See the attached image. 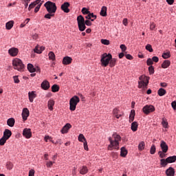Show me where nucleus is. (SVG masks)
<instances>
[{"label": "nucleus", "mask_w": 176, "mask_h": 176, "mask_svg": "<svg viewBox=\"0 0 176 176\" xmlns=\"http://www.w3.org/2000/svg\"><path fill=\"white\" fill-rule=\"evenodd\" d=\"M109 141L110 142V145L108 146L109 151H112V148L114 149H119V142L122 141V137L119 135L118 133L113 134V139L112 138H109Z\"/></svg>", "instance_id": "nucleus-1"}, {"label": "nucleus", "mask_w": 176, "mask_h": 176, "mask_svg": "<svg viewBox=\"0 0 176 176\" xmlns=\"http://www.w3.org/2000/svg\"><path fill=\"white\" fill-rule=\"evenodd\" d=\"M111 60H112V55L111 54L104 53L102 54L100 59L102 67H108Z\"/></svg>", "instance_id": "nucleus-2"}, {"label": "nucleus", "mask_w": 176, "mask_h": 176, "mask_svg": "<svg viewBox=\"0 0 176 176\" xmlns=\"http://www.w3.org/2000/svg\"><path fill=\"white\" fill-rule=\"evenodd\" d=\"M44 6L47 9L48 13L55 14L57 10V6H56V3H53L52 1H47L44 4Z\"/></svg>", "instance_id": "nucleus-3"}, {"label": "nucleus", "mask_w": 176, "mask_h": 176, "mask_svg": "<svg viewBox=\"0 0 176 176\" xmlns=\"http://www.w3.org/2000/svg\"><path fill=\"white\" fill-rule=\"evenodd\" d=\"M12 65L14 69H17V71H23L24 69V64L23 61L19 58H15L12 60Z\"/></svg>", "instance_id": "nucleus-4"}, {"label": "nucleus", "mask_w": 176, "mask_h": 176, "mask_svg": "<svg viewBox=\"0 0 176 176\" xmlns=\"http://www.w3.org/2000/svg\"><path fill=\"white\" fill-rule=\"evenodd\" d=\"M80 99L77 96H73L69 100V109L70 111H75L76 105L80 102Z\"/></svg>", "instance_id": "nucleus-5"}, {"label": "nucleus", "mask_w": 176, "mask_h": 176, "mask_svg": "<svg viewBox=\"0 0 176 176\" xmlns=\"http://www.w3.org/2000/svg\"><path fill=\"white\" fill-rule=\"evenodd\" d=\"M139 81V89L146 87L148 86V84L149 83V77H146L145 76H142L140 77Z\"/></svg>", "instance_id": "nucleus-6"}, {"label": "nucleus", "mask_w": 176, "mask_h": 176, "mask_svg": "<svg viewBox=\"0 0 176 176\" xmlns=\"http://www.w3.org/2000/svg\"><path fill=\"white\" fill-rule=\"evenodd\" d=\"M142 111L145 115H149L151 112H155V107L152 104L146 105L143 107Z\"/></svg>", "instance_id": "nucleus-7"}, {"label": "nucleus", "mask_w": 176, "mask_h": 176, "mask_svg": "<svg viewBox=\"0 0 176 176\" xmlns=\"http://www.w3.org/2000/svg\"><path fill=\"white\" fill-rule=\"evenodd\" d=\"M23 135L25 138H31L32 137V132H31V129H24L23 131Z\"/></svg>", "instance_id": "nucleus-8"}, {"label": "nucleus", "mask_w": 176, "mask_h": 176, "mask_svg": "<svg viewBox=\"0 0 176 176\" xmlns=\"http://www.w3.org/2000/svg\"><path fill=\"white\" fill-rule=\"evenodd\" d=\"M8 54L10 56H12V57H16V56L19 54V49L16 47H12L8 50Z\"/></svg>", "instance_id": "nucleus-9"}, {"label": "nucleus", "mask_w": 176, "mask_h": 176, "mask_svg": "<svg viewBox=\"0 0 176 176\" xmlns=\"http://www.w3.org/2000/svg\"><path fill=\"white\" fill-rule=\"evenodd\" d=\"M69 3L65 2L63 4H62L60 9L63 10L65 13H69Z\"/></svg>", "instance_id": "nucleus-10"}, {"label": "nucleus", "mask_w": 176, "mask_h": 176, "mask_svg": "<svg viewBox=\"0 0 176 176\" xmlns=\"http://www.w3.org/2000/svg\"><path fill=\"white\" fill-rule=\"evenodd\" d=\"M30 116V110L28 108H24L22 111V118L23 120H27Z\"/></svg>", "instance_id": "nucleus-11"}, {"label": "nucleus", "mask_w": 176, "mask_h": 176, "mask_svg": "<svg viewBox=\"0 0 176 176\" xmlns=\"http://www.w3.org/2000/svg\"><path fill=\"white\" fill-rule=\"evenodd\" d=\"M71 127H72V125H71V124H66L61 129L60 133H62V134H67V133H68V131L69 130V129H71Z\"/></svg>", "instance_id": "nucleus-12"}, {"label": "nucleus", "mask_w": 176, "mask_h": 176, "mask_svg": "<svg viewBox=\"0 0 176 176\" xmlns=\"http://www.w3.org/2000/svg\"><path fill=\"white\" fill-rule=\"evenodd\" d=\"M160 147L162 150V152H164V153H167V151H168V146L167 145L166 142L162 141L161 144H160Z\"/></svg>", "instance_id": "nucleus-13"}, {"label": "nucleus", "mask_w": 176, "mask_h": 176, "mask_svg": "<svg viewBox=\"0 0 176 176\" xmlns=\"http://www.w3.org/2000/svg\"><path fill=\"white\" fill-rule=\"evenodd\" d=\"M41 88L43 90H49L50 89V83L47 80H44L41 83Z\"/></svg>", "instance_id": "nucleus-14"}, {"label": "nucleus", "mask_w": 176, "mask_h": 176, "mask_svg": "<svg viewBox=\"0 0 176 176\" xmlns=\"http://www.w3.org/2000/svg\"><path fill=\"white\" fill-rule=\"evenodd\" d=\"M166 176H174L175 175V170H174V168L173 167H169L166 170Z\"/></svg>", "instance_id": "nucleus-15"}, {"label": "nucleus", "mask_w": 176, "mask_h": 176, "mask_svg": "<svg viewBox=\"0 0 176 176\" xmlns=\"http://www.w3.org/2000/svg\"><path fill=\"white\" fill-rule=\"evenodd\" d=\"M72 63V58L69 56H65L63 59V64L64 65H69Z\"/></svg>", "instance_id": "nucleus-16"}, {"label": "nucleus", "mask_w": 176, "mask_h": 176, "mask_svg": "<svg viewBox=\"0 0 176 176\" xmlns=\"http://www.w3.org/2000/svg\"><path fill=\"white\" fill-rule=\"evenodd\" d=\"M3 137L6 138V140H9L10 137H12V131L9 129H5Z\"/></svg>", "instance_id": "nucleus-17"}, {"label": "nucleus", "mask_w": 176, "mask_h": 176, "mask_svg": "<svg viewBox=\"0 0 176 176\" xmlns=\"http://www.w3.org/2000/svg\"><path fill=\"white\" fill-rule=\"evenodd\" d=\"M28 97L30 102H34V98H36V94H35V91H30L28 93Z\"/></svg>", "instance_id": "nucleus-18"}, {"label": "nucleus", "mask_w": 176, "mask_h": 176, "mask_svg": "<svg viewBox=\"0 0 176 176\" xmlns=\"http://www.w3.org/2000/svg\"><path fill=\"white\" fill-rule=\"evenodd\" d=\"M43 50H45V47L43 46L39 47L38 45H37L34 49V53H37L38 54H41V53H42Z\"/></svg>", "instance_id": "nucleus-19"}, {"label": "nucleus", "mask_w": 176, "mask_h": 176, "mask_svg": "<svg viewBox=\"0 0 176 176\" xmlns=\"http://www.w3.org/2000/svg\"><path fill=\"white\" fill-rule=\"evenodd\" d=\"M87 173H89V168H87L86 166H82L80 168V174L82 175H85V174H87Z\"/></svg>", "instance_id": "nucleus-20"}, {"label": "nucleus", "mask_w": 176, "mask_h": 176, "mask_svg": "<svg viewBox=\"0 0 176 176\" xmlns=\"http://www.w3.org/2000/svg\"><path fill=\"white\" fill-rule=\"evenodd\" d=\"M100 16L102 17H107V7L106 6H102L101 8V11L100 12Z\"/></svg>", "instance_id": "nucleus-21"}, {"label": "nucleus", "mask_w": 176, "mask_h": 176, "mask_svg": "<svg viewBox=\"0 0 176 176\" xmlns=\"http://www.w3.org/2000/svg\"><path fill=\"white\" fill-rule=\"evenodd\" d=\"M171 62L168 60H166L163 62V63L162 64V68L166 69V68H168L169 65H170Z\"/></svg>", "instance_id": "nucleus-22"}, {"label": "nucleus", "mask_w": 176, "mask_h": 176, "mask_svg": "<svg viewBox=\"0 0 176 176\" xmlns=\"http://www.w3.org/2000/svg\"><path fill=\"white\" fill-rule=\"evenodd\" d=\"M131 129L132 131H137L138 130V123L137 122H132Z\"/></svg>", "instance_id": "nucleus-23"}, {"label": "nucleus", "mask_w": 176, "mask_h": 176, "mask_svg": "<svg viewBox=\"0 0 176 176\" xmlns=\"http://www.w3.org/2000/svg\"><path fill=\"white\" fill-rule=\"evenodd\" d=\"M135 117V111L131 110V113L129 115V122L131 123V122L134 121V118Z\"/></svg>", "instance_id": "nucleus-24"}, {"label": "nucleus", "mask_w": 176, "mask_h": 176, "mask_svg": "<svg viewBox=\"0 0 176 176\" xmlns=\"http://www.w3.org/2000/svg\"><path fill=\"white\" fill-rule=\"evenodd\" d=\"M47 107L50 111H53V107H54V101L53 100H50L47 103Z\"/></svg>", "instance_id": "nucleus-25"}, {"label": "nucleus", "mask_w": 176, "mask_h": 176, "mask_svg": "<svg viewBox=\"0 0 176 176\" xmlns=\"http://www.w3.org/2000/svg\"><path fill=\"white\" fill-rule=\"evenodd\" d=\"M14 123H15L14 118H9L7 120V124L8 126H10V127H13V126H14Z\"/></svg>", "instance_id": "nucleus-26"}, {"label": "nucleus", "mask_w": 176, "mask_h": 176, "mask_svg": "<svg viewBox=\"0 0 176 176\" xmlns=\"http://www.w3.org/2000/svg\"><path fill=\"white\" fill-rule=\"evenodd\" d=\"M77 22H78V24H84L85 21V18L83 17V16L79 15L77 17Z\"/></svg>", "instance_id": "nucleus-27"}, {"label": "nucleus", "mask_w": 176, "mask_h": 176, "mask_svg": "<svg viewBox=\"0 0 176 176\" xmlns=\"http://www.w3.org/2000/svg\"><path fill=\"white\" fill-rule=\"evenodd\" d=\"M120 156H122V157H126V156H127V150L126 148H121Z\"/></svg>", "instance_id": "nucleus-28"}, {"label": "nucleus", "mask_w": 176, "mask_h": 176, "mask_svg": "<svg viewBox=\"0 0 176 176\" xmlns=\"http://www.w3.org/2000/svg\"><path fill=\"white\" fill-rule=\"evenodd\" d=\"M168 163H175L176 162V155L170 156L166 158Z\"/></svg>", "instance_id": "nucleus-29"}, {"label": "nucleus", "mask_w": 176, "mask_h": 176, "mask_svg": "<svg viewBox=\"0 0 176 176\" xmlns=\"http://www.w3.org/2000/svg\"><path fill=\"white\" fill-rule=\"evenodd\" d=\"M28 69L29 72H30L32 74V72H35L36 71V69H35V67H34V65L29 63L28 64Z\"/></svg>", "instance_id": "nucleus-30"}, {"label": "nucleus", "mask_w": 176, "mask_h": 176, "mask_svg": "<svg viewBox=\"0 0 176 176\" xmlns=\"http://www.w3.org/2000/svg\"><path fill=\"white\" fill-rule=\"evenodd\" d=\"M13 24H14V22L13 21H8L6 24L7 30H12V28H13Z\"/></svg>", "instance_id": "nucleus-31"}, {"label": "nucleus", "mask_w": 176, "mask_h": 176, "mask_svg": "<svg viewBox=\"0 0 176 176\" xmlns=\"http://www.w3.org/2000/svg\"><path fill=\"white\" fill-rule=\"evenodd\" d=\"M166 93H167V91H166V89L163 88H160L157 91L158 96H160V97H163V96H165Z\"/></svg>", "instance_id": "nucleus-32"}, {"label": "nucleus", "mask_w": 176, "mask_h": 176, "mask_svg": "<svg viewBox=\"0 0 176 176\" xmlns=\"http://www.w3.org/2000/svg\"><path fill=\"white\" fill-rule=\"evenodd\" d=\"M167 164H168V161L167 160V158L160 160V165L162 166V167H166Z\"/></svg>", "instance_id": "nucleus-33"}, {"label": "nucleus", "mask_w": 176, "mask_h": 176, "mask_svg": "<svg viewBox=\"0 0 176 176\" xmlns=\"http://www.w3.org/2000/svg\"><path fill=\"white\" fill-rule=\"evenodd\" d=\"M113 113L115 117H116L117 119H119L120 116H122V114H119V110L118 109H114L113 110Z\"/></svg>", "instance_id": "nucleus-34"}, {"label": "nucleus", "mask_w": 176, "mask_h": 176, "mask_svg": "<svg viewBox=\"0 0 176 176\" xmlns=\"http://www.w3.org/2000/svg\"><path fill=\"white\" fill-rule=\"evenodd\" d=\"M109 64L111 68L115 67V65H116V58H112V56H111V59L110 60V62Z\"/></svg>", "instance_id": "nucleus-35"}, {"label": "nucleus", "mask_w": 176, "mask_h": 176, "mask_svg": "<svg viewBox=\"0 0 176 176\" xmlns=\"http://www.w3.org/2000/svg\"><path fill=\"white\" fill-rule=\"evenodd\" d=\"M139 151H144L145 149V142H140L138 145Z\"/></svg>", "instance_id": "nucleus-36"}, {"label": "nucleus", "mask_w": 176, "mask_h": 176, "mask_svg": "<svg viewBox=\"0 0 176 176\" xmlns=\"http://www.w3.org/2000/svg\"><path fill=\"white\" fill-rule=\"evenodd\" d=\"M58 90H60V87H58V85H52V91L53 93H57V91H58Z\"/></svg>", "instance_id": "nucleus-37"}, {"label": "nucleus", "mask_w": 176, "mask_h": 176, "mask_svg": "<svg viewBox=\"0 0 176 176\" xmlns=\"http://www.w3.org/2000/svg\"><path fill=\"white\" fill-rule=\"evenodd\" d=\"M78 29L80 31L83 32V31H85V30H86L85 23H80V24H78Z\"/></svg>", "instance_id": "nucleus-38"}, {"label": "nucleus", "mask_w": 176, "mask_h": 176, "mask_svg": "<svg viewBox=\"0 0 176 176\" xmlns=\"http://www.w3.org/2000/svg\"><path fill=\"white\" fill-rule=\"evenodd\" d=\"M150 153L151 155H155L156 153V146L155 144H153L150 148Z\"/></svg>", "instance_id": "nucleus-39"}, {"label": "nucleus", "mask_w": 176, "mask_h": 176, "mask_svg": "<svg viewBox=\"0 0 176 176\" xmlns=\"http://www.w3.org/2000/svg\"><path fill=\"white\" fill-rule=\"evenodd\" d=\"M48 56H49V58L50 60H52V61H54V60H56V55L54 54V52H50Z\"/></svg>", "instance_id": "nucleus-40"}, {"label": "nucleus", "mask_w": 176, "mask_h": 176, "mask_svg": "<svg viewBox=\"0 0 176 176\" xmlns=\"http://www.w3.org/2000/svg\"><path fill=\"white\" fill-rule=\"evenodd\" d=\"M78 141H80V142H86V138H85V135H83V134L80 133L78 135Z\"/></svg>", "instance_id": "nucleus-41"}, {"label": "nucleus", "mask_w": 176, "mask_h": 176, "mask_svg": "<svg viewBox=\"0 0 176 176\" xmlns=\"http://www.w3.org/2000/svg\"><path fill=\"white\" fill-rule=\"evenodd\" d=\"M45 19H52V17H54V14L53 12H48V14L44 16Z\"/></svg>", "instance_id": "nucleus-42"}, {"label": "nucleus", "mask_w": 176, "mask_h": 176, "mask_svg": "<svg viewBox=\"0 0 176 176\" xmlns=\"http://www.w3.org/2000/svg\"><path fill=\"white\" fill-rule=\"evenodd\" d=\"M162 126L165 129H168V122L164 118L162 119Z\"/></svg>", "instance_id": "nucleus-43"}, {"label": "nucleus", "mask_w": 176, "mask_h": 176, "mask_svg": "<svg viewBox=\"0 0 176 176\" xmlns=\"http://www.w3.org/2000/svg\"><path fill=\"white\" fill-rule=\"evenodd\" d=\"M6 141H8V139L4 138L3 136L0 139V145L3 146L5 145L6 143Z\"/></svg>", "instance_id": "nucleus-44"}, {"label": "nucleus", "mask_w": 176, "mask_h": 176, "mask_svg": "<svg viewBox=\"0 0 176 176\" xmlns=\"http://www.w3.org/2000/svg\"><path fill=\"white\" fill-rule=\"evenodd\" d=\"M146 50L150 52V53H152V52H153V49L152 48V45H151V44H147L146 45Z\"/></svg>", "instance_id": "nucleus-45"}, {"label": "nucleus", "mask_w": 176, "mask_h": 176, "mask_svg": "<svg viewBox=\"0 0 176 176\" xmlns=\"http://www.w3.org/2000/svg\"><path fill=\"white\" fill-rule=\"evenodd\" d=\"M158 155L161 159H164V157H166V153L163 151H159Z\"/></svg>", "instance_id": "nucleus-46"}, {"label": "nucleus", "mask_w": 176, "mask_h": 176, "mask_svg": "<svg viewBox=\"0 0 176 176\" xmlns=\"http://www.w3.org/2000/svg\"><path fill=\"white\" fill-rule=\"evenodd\" d=\"M82 14H90V11H89V10H87V8H83L82 9Z\"/></svg>", "instance_id": "nucleus-47"}, {"label": "nucleus", "mask_w": 176, "mask_h": 176, "mask_svg": "<svg viewBox=\"0 0 176 176\" xmlns=\"http://www.w3.org/2000/svg\"><path fill=\"white\" fill-rule=\"evenodd\" d=\"M162 57L165 59H167V58H170V57H171V55L170 54V53L168 52H166V53H164L162 54Z\"/></svg>", "instance_id": "nucleus-48"}, {"label": "nucleus", "mask_w": 176, "mask_h": 176, "mask_svg": "<svg viewBox=\"0 0 176 176\" xmlns=\"http://www.w3.org/2000/svg\"><path fill=\"white\" fill-rule=\"evenodd\" d=\"M53 164H54V162H52V161L47 162L46 163V166L47 167H48V168H51V167H53Z\"/></svg>", "instance_id": "nucleus-49"}, {"label": "nucleus", "mask_w": 176, "mask_h": 176, "mask_svg": "<svg viewBox=\"0 0 176 176\" xmlns=\"http://www.w3.org/2000/svg\"><path fill=\"white\" fill-rule=\"evenodd\" d=\"M148 72H149L150 75L155 74V69L153 68V66H150L148 67Z\"/></svg>", "instance_id": "nucleus-50"}, {"label": "nucleus", "mask_w": 176, "mask_h": 176, "mask_svg": "<svg viewBox=\"0 0 176 176\" xmlns=\"http://www.w3.org/2000/svg\"><path fill=\"white\" fill-rule=\"evenodd\" d=\"M6 166L8 170H12L13 168V164L12 162H8Z\"/></svg>", "instance_id": "nucleus-51"}, {"label": "nucleus", "mask_w": 176, "mask_h": 176, "mask_svg": "<svg viewBox=\"0 0 176 176\" xmlns=\"http://www.w3.org/2000/svg\"><path fill=\"white\" fill-rule=\"evenodd\" d=\"M146 64L148 66H152L153 65V60L151 58L147 59Z\"/></svg>", "instance_id": "nucleus-52"}, {"label": "nucleus", "mask_w": 176, "mask_h": 176, "mask_svg": "<svg viewBox=\"0 0 176 176\" xmlns=\"http://www.w3.org/2000/svg\"><path fill=\"white\" fill-rule=\"evenodd\" d=\"M41 6H42V3L37 5V6L35 8V9H34V12L35 13H38V12H39V9H41Z\"/></svg>", "instance_id": "nucleus-53"}, {"label": "nucleus", "mask_w": 176, "mask_h": 176, "mask_svg": "<svg viewBox=\"0 0 176 176\" xmlns=\"http://www.w3.org/2000/svg\"><path fill=\"white\" fill-rule=\"evenodd\" d=\"M101 43H102V45H109V40L102 39Z\"/></svg>", "instance_id": "nucleus-54"}, {"label": "nucleus", "mask_w": 176, "mask_h": 176, "mask_svg": "<svg viewBox=\"0 0 176 176\" xmlns=\"http://www.w3.org/2000/svg\"><path fill=\"white\" fill-rule=\"evenodd\" d=\"M122 52H126V50H127V47H126L125 45L124 44H122L120 46Z\"/></svg>", "instance_id": "nucleus-55"}, {"label": "nucleus", "mask_w": 176, "mask_h": 176, "mask_svg": "<svg viewBox=\"0 0 176 176\" xmlns=\"http://www.w3.org/2000/svg\"><path fill=\"white\" fill-rule=\"evenodd\" d=\"M35 6H36L35 5V3L34 2L30 3L28 7V10H31V9H34V8H35Z\"/></svg>", "instance_id": "nucleus-56"}, {"label": "nucleus", "mask_w": 176, "mask_h": 176, "mask_svg": "<svg viewBox=\"0 0 176 176\" xmlns=\"http://www.w3.org/2000/svg\"><path fill=\"white\" fill-rule=\"evenodd\" d=\"M45 141L47 142V141H50L51 142H54L53 140H52V137L47 135L45 137Z\"/></svg>", "instance_id": "nucleus-57"}, {"label": "nucleus", "mask_w": 176, "mask_h": 176, "mask_svg": "<svg viewBox=\"0 0 176 176\" xmlns=\"http://www.w3.org/2000/svg\"><path fill=\"white\" fill-rule=\"evenodd\" d=\"M83 145H84V149L85 151H89V146H87V141L84 142Z\"/></svg>", "instance_id": "nucleus-58"}, {"label": "nucleus", "mask_w": 176, "mask_h": 176, "mask_svg": "<svg viewBox=\"0 0 176 176\" xmlns=\"http://www.w3.org/2000/svg\"><path fill=\"white\" fill-rule=\"evenodd\" d=\"M155 28H156V25L155 24V23H151L150 24V30L153 31V30H155Z\"/></svg>", "instance_id": "nucleus-59"}, {"label": "nucleus", "mask_w": 176, "mask_h": 176, "mask_svg": "<svg viewBox=\"0 0 176 176\" xmlns=\"http://www.w3.org/2000/svg\"><path fill=\"white\" fill-rule=\"evenodd\" d=\"M14 83H20V80H19V76H14Z\"/></svg>", "instance_id": "nucleus-60"}, {"label": "nucleus", "mask_w": 176, "mask_h": 176, "mask_svg": "<svg viewBox=\"0 0 176 176\" xmlns=\"http://www.w3.org/2000/svg\"><path fill=\"white\" fill-rule=\"evenodd\" d=\"M35 175V170L34 169H31L29 171V176H34Z\"/></svg>", "instance_id": "nucleus-61"}, {"label": "nucleus", "mask_w": 176, "mask_h": 176, "mask_svg": "<svg viewBox=\"0 0 176 176\" xmlns=\"http://www.w3.org/2000/svg\"><path fill=\"white\" fill-rule=\"evenodd\" d=\"M171 107L174 109V111L176 110V100L172 102Z\"/></svg>", "instance_id": "nucleus-62"}, {"label": "nucleus", "mask_w": 176, "mask_h": 176, "mask_svg": "<svg viewBox=\"0 0 176 176\" xmlns=\"http://www.w3.org/2000/svg\"><path fill=\"white\" fill-rule=\"evenodd\" d=\"M125 57L127 58V60H133V56L130 55L129 54H126Z\"/></svg>", "instance_id": "nucleus-63"}, {"label": "nucleus", "mask_w": 176, "mask_h": 176, "mask_svg": "<svg viewBox=\"0 0 176 176\" xmlns=\"http://www.w3.org/2000/svg\"><path fill=\"white\" fill-rule=\"evenodd\" d=\"M152 60L154 61V63H159V58L157 56H153Z\"/></svg>", "instance_id": "nucleus-64"}]
</instances>
